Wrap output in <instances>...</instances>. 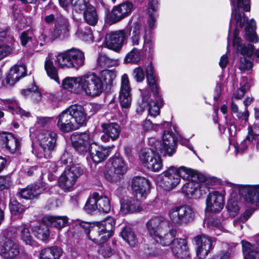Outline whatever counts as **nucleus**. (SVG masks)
<instances>
[{"instance_id": "1", "label": "nucleus", "mask_w": 259, "mask_h": 259, "mask_svg": "<svg viewBox=\"0 0 259 259\" xmlns=\"http://www.w3.org/2000/svg\"><path fill=\"white\" fill-rule=\"evenodd\" d=\"M151 148L142 150L140 154V161L149 169L157 172L162 167V161L160 152L163 156H172L176 152L177 142L172 132L165 131L162 142L151 138L149 140Z\"/></svg>"}, {"instance_id": "2", "label": "nucleus", "mask_w": 259, "mask_h": 259, "mask_svg": "<svg viewBox=\"0 0 259 259\" xmlns=\"http://www.w3.org/2000/svg\"><path fill=\"white\" fill-rule=\"evenodd\" d=\"M64 89L77 94L95 98L100 96L104 89L99 76L89 73L77 77H66L62 81Z\"/></svg>"}, {"instance_id": "3", "label": "nucleus", "mask_w": 259, "mask_h": 259, "mask_svg": "<svg viewBox=\"0 0 259 259\" xmlns=\"http://www.w3.org/2000/svg\"><path fill=\"white\" fill-rule=\"evenodd\" d=\"M146 80L155 101L150 99L151 94L147 90L141 91L142 101L137 109L139 113H142L146 107H148L149 115L155 117L160 114V108L162 106L163 100L159 94V88L158 85V77L154 72L153 67L151 63L148 65L146 69Z\"/></svg>"}, {"instance_id": "4", "label": "nucleus", "mask_w": 259, "mask_h": 259, "mask_svg": "<svg viewBox=\"0 0 259 259\" xmlns=\"http://www.w3.org/2000/svg\"><path fill=\"white\" fill-rule=\"evenodd\" d=\"M21 45L30 48L37 49L39 47H42L55 39L60 38L55 29L42 28L39 30L37 35H35L33 30L23 31L20 36Z\"/></svg>"}, {"instance_id": "5", "label": "nucleus", "mask_w": 259, "mask_h": 259, "mask_svg": "<svg viewBox=\"0 0 259 259\" xmlns=\"http://www.w3.org/2000/svg\"><path fill=\"white\" fill-rule=\"evenodd\" d=\"M162 175L163 184L166 189H171L177 186L180 182V178L189 181H202L203 180V178H201L202 175L197 171L185 166L177 168L171 166L163 171Z\"/></svg>"}, {"instance_id": "6", "label": "nucleus", "mask_w": 259, "mask_h": 259, "mask_svg": "<svg viewBox=\"0 0 259 259\" xmlns=\"http://www.w3.org/2000/svg\"><path fill=\"white\" fill-rule=\"evenodd\" d=\"M55 62L62 69L74 68L78 69L84 64V53L81 50L72 48L55 55Z\"/></svg>"}, {"instance_id": "7", "label": "nucleus", "mask_w": 259, "mask_h": 259, "mask_svg": "<svg viewBox=\"0 0 259 259\" xmlns=\"http://www.w3.org/2000/svg\"><path fill=\"white\" fill-rule=\"evenodd\" d=\"M92 228L88 237L95 243L102 244L107 241L113 235L115 222L112 217H107L104 220L97 222Z\"/></svg>"}, {"instance_id": "8", "label": "nucleus", "mask_w": 259, "mask_h": 259, "mask_svg": "<svg viewBox=\"0 0 259 259\" xmlns=\"http://www.w3.org/2000/svg\"><path fill=\"white\" fill-rule=\"evenodd\" d=\"M83 173V169L78 164L67 166L58 179V186L64 192L72 191L78 178Z\"/></svg>"}, {"instance_id": "9", "label": "nucleus", "mask_w": 259, "mask_h": 259, "mask_svg": "<svg viewBox=\"0 0 259 259\" xmlns=\"http://www.w3.org/2000/svg\"><path fill=\"white\" fill-rule=\"evenodd\" d=\"M56 140L55 132L47 131L41 134L39 137V145L36 148H33V153L38 158H50L56 146Z\"/></svg>"}, {"instance_id": "10", "label": "nucleus", "mask_w": 259, "mask_h": 259, "mask_svg": "<svg viewBox=\"0 0 259 259\" xmlns=\"http://www.w3.org/2000/svg\"><path fill=\"white\" fill-rule=\"evenodd\" d=\"M168 217L172 224L181 226L193 222L195 212L189 205H181L171 208L168 211Z\"/></svg>"}, {"instance_id": "11", "label": "nucleus", "mask_w": 259, "mask_h": 259, "mask_svg": "<svg viewBox=\"0 0 259 259\" xmlns=\"http://www.w3.org/2000/svg\"><path fill=\"white\" fill-rule=\"evenodd\" d=\"M239 30L235 29L233 37V47L236 49L238 53H240L243 57L240 59L239 69L242 71H245L251 69L253 66L252 62L247 60L244 56L251 57L254 50V46L251 44L245 45L243 44L241 38L238 37Z\"/></svg>"}, {"instance_id": "12", "label": "nucleus", "mask_w": 259, "mask_h": 259, "mask_svg": "<svg viewBox=\"0 0 259 259\" xmlns=\"http://www.w3.org/2000/svg\"><path fill=\"white\" fill-rule=\"evenodd\" d=\"M232 5L231 19L230 22L231 26L232 19L234 18L236 24L240 27H243L245 21L244 14L240 12V9L246 12H249L250 10V0H230Z\"/></svg>"}, {"instance_id": "13", "label": "nucleus", "mask_w": 259, "mask_h": 259, "mask_svg": "<svg viewBox=\"0 0 259 259\" xmlns=\"http://www.w3.org/2000/svg\"><path fill=\"white\" fill-rule=\"evenodd\" d=\"M133 9V3L128 1L114 6L109 16L110 22L115 24L121 21L131 14Z\"/></svg>"}, {"instance_id": "14", "label": "nucleus", "mask_w": 259, "mask_h": 259, "mask_svg": "<svg viewBox=\"0 0 259 259\" xmlns=\"http://www.w3.org/2000/svg\"><path fill=\"white\" fill-rule=\"evenodd\" d=\"M71 140L73 148L81 155L90 152L94 144L91 143L90 136L87 133H75L72 136Z\"/></svg>"}, {"instance_id": "15", "label": "nucleus", "mask_w": 259, "mask_h": 259, "mask_svg": "<svg viewBox=\"0 0 259 259\" xmlns=\"http://www.w3.org/2000/svg\"><path fill=\"white\" fill-rule=\"evenodd\" d=\"M20 253L18 244L13 240L3 236L0 237V254L6 259H13Z\"/></svg>"}, {"instance_id": "16", "label": "nucleus", "mask_w": 259, "mask_h": 259, "mask_svg": "<svg viewBox=\"0 0 259 259\" xmlns=\"http://www.w3.org/2000/svg\"><path fill=\"white\" fill-rule=\"evenodd\" d=\"M197 246V255L201 259L205 258L209 252L213 249L215 238L205 235H197L194 238Z\"/></svg>"}, {"instance_id": "17", "label": "nucleus", "mask_w": 259, "mask_h": 259, "mask_svg": "<svg viewBox=\"0 0 259 259\" xmlns=\"http://www.w3.org/2000/svg\"><path fill=\"white\" fill-rule=\"evenodd\" d=\"M127 38V33L124 30L112 31L105 37V45L109 49L118 51L121 48Z\"/></svg>"}, {"instance_id": "18", "label": "nucleus", "mask_w": 259, "mask_h": 259, "mask_svg": "<svg viewBox=\"0 0 259 259\" xmlns=\"http://www.w3.org/2000/svg\"><path fill=\"white\" fill-rule=\"evenodd\" d=\"M130 81L127 74H124L121 77V87L119 92V102L122 111L126 112V110L131 107L132 97L131 94Z\"/></svg>"}, {"instance_id": "19", "label": "nucleus", "mask_w": 259, "mask_h": 259, "mask_svg": "<svg viewBox=\"0 0 259 259\" xmlns=\"http://www.w3.org/2000/svg\"><path fill=\"white\" fill-rule=\"evenodd\" d=\"M0 145L12 154H19L21 148L20 139L11 133L0 134Z\"/></svg>"}, {"instance_id": "20", "label": "nucleus", "mask_w": 259, "mask_h": 259, "mask_svg": "<svg viewBox=\"0 0 259 259\" xmlns=\"http://www.w3.org/2000/svg\"><path fill=\"white\" fill-rule=\"evenodd\" d=\"M224 195L219 191H213L207 196L206 209L210 212H218L224 208Z\"/></svg>"}, {"instance_id": "21", "label": "nucleus", "mask_w": 259, "mask_h": 259, "mask_svg": "<svg viewBox=\"0 0 259 259\" xmlns=\"http://www.w3.org/2000/svg\"><path fill=\"white\" fill-rule=\"evenodd\" d=\"M26 68L25 65H15L9 70L6 77L3 80L2 84L6 88L13 85L19 79L25 76Z\"/></svg>"}, {"instance_id": "22", "label": "nucleus", "mask_w": 259, "mask_h": 259, "mask_svg": "<svg viewBox=\"0 0 259 259\" xmlns=\"http://www.w3.org/2000/svg\"><path fill=\"white\" fill-rule=\"evenodd\" d=\"M132 188L137 196L145 198L150 192V182L144 177H135L132 181Z\"/></svg>"}, {"instance_id": "23", "label": "nucleus", "mask_w": 259, "mask_h": 259, "mask_svg": "<svg viewBox=\"0 0 259 259\" xmlns=\"http://www.w3.org/2000/svg\"><path fill=\"white\" fill-rule=\"evenodd\" d=\"M57 127L62 132L68 133L78 128V126L75 123L67 109L63 111L57 116Z\"/></svg>"}, {"instance_id": "24", "label": "nucleus", "mask_w": 259, "mask_h": 259, "mask_svg": "<svg viewBox=\"0 0 259 259\" xmlns=\"http://www.w3.org/2000/svg\"><path fill=\"white\" fill-rule=\"evenodd\" d=\"M120 212L124 214L135 213L142 210L141 202L138 198L124 196L120 199Z\"/></svg>"}, {"instance_id": "25", "label": "nucleus", "mask_w": 259, "mask_h": 259, "mask_svg": "<svg viewBox=\"0 0 259 259\" xmlns=\"http://www.w3.org/2000/svg\"><path fill=\"white\" fill-rule=\"evenodd\" d=\"M239 193L246 202L259 206V185L242 186Z\"/></svg>"}, {"instance_id": "26", "label": "nucleus", "mask_w": 259, "mask_h": 259, "mask_svg": "<svg viewBox=\"0 0 259 259\" xmlns=\"http://www.w3.org/2000/svg\"><path fill=\"white\" fill-rule=\"evenodd\" d=\"M102 127L104 134L102 135L101 139L103 142H108L110 139L115 141L119 138L121 128L117 123H102Z\"/></svg>"}, {"instance_id": "27", "label": "nucleus", "mask_w": 259, "mask_h": 259, "mask_svg": "<svg viewBox=\"0 0 259 259\" xmlns=\"http://www.w3.org/2000/svg\"><path fill=\"white\" fill-rule=\"evenodd\" d=\"M186 239L177 238L172 244L171 251L178 259H188L190 253Z\"/></svg>"}, {"instance_id": "28", "label": "nucleus", "mask_w": 259, "mask_h": 259, "mask_svg": "<svg viewBox=\"0 0 259 259\" xmlns=\"http://www.w3.org/2000/svg\"><path fill=\"white\" fill-rule=\"evenodd\" d=\"M111 152V148L110 147H104L94 144L91 147L89 154L95 163H100L106 159Z\"/></svg>"}, {"instance_id": "29", "label": "nucleus", "mask_w": 259, "mask_h": 259, "mask_svg": "<svg viewBox=\"0 0 259 259\" xmlns=\"http://www.w3.org/2000/svg\"><path fill=\"white\" fill-rule=\"evenodd\" d=\"M167 225V221L162 216L152 218L146 224L147 229L150 236L153 238L159 234V231Z\"/></svg>"}, {"instance_id": "30", "label": "nucleus", "mask_w": 259, "mask_h": 259, "mask_svg": "<svg viewBox=\"0 0 259 259\" xmlns=\"http://www.w3.org/2000/svg\"><path fill=\"white\" fill-rule=\"evenodd\" d=\"M0 103L4 106V109L8 110L20 115L21 117H28L30 116V113L21 109L18 102L14 99H1Z\"/></svg>"}, {"instance_id": "31", "label": "nucleus", "mask_w": 259, "mask_h": 259, "mask_svg": "<svg viewBox=\"0 0 259 259\" xmlns=\"http://www.w3.org/2000/svg\"><path fill=\"white\" fill-rule=\"evenodd\" d=\"M67 110L71 115V117L78 127L84 124L87 115L84 112L83 107L81 105H73L67 108Z\"/></svg>"}, {"instance_id": "32", "label": "nucleus", "mask_w": 259, "mask_h": 259, "mask_svg": "<svg viewBox=\"0 0 259 259\" xmlns=\"http://www.w3.org/2000/svg\"><path fill=\"white\" fill-rule=\"evenodd\" d=\"M69 22L68 20L62 15L56 18L54 29L62 39L67 38L69 35Z\"/></svg>"}, {"instance_id": "33", "label": "nucleus", "mask_w": 259, "mask_h": 259, "mask_svg": "<svg viewBox=\"0 0 259 259\" xmlns=\"http://www.w3.org/2000/svg\"><path fill=\"white\" fill-rule=\"evenodd\" d=\"M43 191L44 189L40 185H31L21 189L18 192V195L21 198L32 199L37 197Z\"/></svg>"}, {"instance_id": "34", "label": "nucleus", "mask_w": 259, "mask_h": 259, "mask_svg": "<svg viewBox=\"0 0 259 259\" xmlns=\"http://www.w3.org/2000/svg\"><path fill=\"white\" fill-rule=\"evenodd\" d=\"M176 234V229H171L169 230L168 232L165 233L163 236H161L159 234L152 238L156 243L166 246L173 244L174 241L176 239H175Z\"/></svg>"}, {"instance_id": "35", "label": "nucleus", "mask_w": 259, "mask_h": 259, "mask_svg": "<svg viewBox=\"0 0 259 259\" xmlns=\"http://www.w3.org/2000/svg\"><path fill=\"white\" fill-rule=\"evenodd\" d=\"M113 172L117 177L123 175L127 170V167L123 159L118 156L113 157L109 160Z\"/></svg>"}, {"instance_id": "36", "label": "nucleus", "mask_w": 259, "mask_h": 259, "mask_svg": "<svg viewBox=\"0 0 259 259\" xmlns=\"http://www.w3.org/2000/svg\"><path fill=\"white\" fill-rule=\"evenodd\" d=\"M244 259H259V250L249 242L242 241Z\"/></svg>"}, {"instance_id": "37", "label": "nucleus", "mask_w": 259, "mask_h": 259, "mask_svg": "<svg viewBox=\"0 0 259 259\" xmlns=\"http://www.w3.org/2000/svg\"><path fill=\"white\" fill-rule=\"evenodd\" d=\"M63 253L62 249L54 246L42 249L40 252V259H59Z\"/></svg>"}, {"instance_id": "38", "label": "nucleus", "mask_w": 259, "mask_h": 259, "mask_svg": "<svg viewBox=\"0 0 259 259\" xmlns=\"http://www.w3.org/2000/svg\"><path fill=\"white\" fill-rule=\"evenodd\" d=\"M143 32L140 24L138 22L134 23L129 33L130 40L133 46L139 45Z\"/></svg>"}, {"instance_id": "39", "label": "nucleus", "mask_w": 259, "mask_h": 259, "mask_svg": "<svg viewBox=\"0 0 259 259\" xmlns=\"http://www.w3.org/2000/svg\"><path fill=\"white\" fill-rule=\"evenodd\" d=\"M116 77L115 72L112 70H103L100 73L99 78L103 84V87H106V89H110L113 84V81Z\"/></svg>"}, {"instance_id": "40", "label": "nucleus", "mask_w": 259, "mask_h": 259, "mask_svg": "<svg viewBox=\"0 0 259 259\" xmlns=\"http://www.w3.org/2000/svg\"><path fill=\"white\" fill-rule=\"evenodd\" d=\"M45 68L48 76L59 83L60 81L58 71L56 67L54 65L52 55H49V56L46 58L45 62Z\"/></svg>"}, {"instance_id": "41", "label": "nucleus", "mask_w": 259, "mask_h": 259, "mask_svg": "<svg viewBox=\"0 0 259 259\" xmlns=\"http://www.w3.org/2000/svg\"><path fill=\"white\" fill-rule=\"evenodd\" d=\"M158 6V0H151L148 4V25L150 29H153L156 21V11Z\"/></svg>"}, {"instance_id": "42", "label": "nucleus", "mask_w": 259, "mask_h": 259, "mask_svg": "<svg viewBox=\"0 0 259 259\" xmlns=\"http://www.w3.org/2000/svg\"><path fill=\"white\" fill-rule=\"evenodd\" d=\"M255 30L256 23L252 19L246 23L245 35V39L250 42H257L258 41V39L256 35Z\"/></svg>"}, {"instance_id": "43", "label": "nucleus", "mask_w": 259, "mask_h": 259, "mask_svg": "<svg viewBox=\"0 0 259 259\" xmlns=\"http://www.w3.org/2000/svg\"><path fill=\"white\" fill-rule=\"evenodd\" d=\"M35 236L40 240L45 241L50 236V230L47 226L45 224H40L32 228Z\"/></svg>"}, {"instance_id": "44", "label": "nucleus", "mask_w": 259, "mask_h": 259, "mask_svg": "<svg viewBox=\"0 0 259 259\" xmlns=\"http://www.w3.org/2000/svg\"><path fill=\"white\" fill-rule=\"evenodd\" d=\"M83 17L85 22L92 26H95L98 21L96 10L92 5L89 6L88 9L83 12Z\"/></svg>"}, {"instance_id": "45", "label": "nucleus", "mask_w": 259, "mask_h": 259, "mask_svg": "<svg viewBox=\"0 0 259 259\" xmlns=\"http://www.w3.org/2000/svg\"><path fill=\"white\" fill-rule=\"evenodd\" d=\"M47 220L49 224L54 228L60 229L65 227L68 223L66 216H48Z\"/></svg>"}, {"instance_id": "46", "label": "nucleus", "mask_w": 259, "mask_h": 259, "mask_svg": "<svg viewBox=\"0 0 259 259\" xmlns=\"http://www.w3.org/2000/svg\"><path fill=\"white\" fill-rule=\"evenodd\" d=\"M21 93L24 96L30 98L34 102H38L41 98V94L36 85L22 91Z\"/></svg>"}, {"instance_id": "47", "label": "nucleus", "mask_w": 259, "mask_h": 259, "mask_svg": "<svg viewBox=\"0 0 259 259\" xmlns=\"http://www.w3.org/2000/svg\"><path fill=\"white\" fill-rule=\"evenodd\" d=\"M121 236L131 246L134 247L137 244L136 237L130 227L124 228L121 232Z\"/></svg>"}, {"instance_id": "48", "label": "nucleus", "mask_w": 259, "mask_h": 259, "mask_svg": "<svg viewBox=\"0 0 259 259\" xmlns=\"http://www.w3.org/2000/svg\"><path fill=\"white\" fill-rule=\"evenodd\" d=\"M201 178H203V180L198 182V186L197 188L195 189L194 192H193V198H199L209 191V187L207 185V180L202 175Z\"/></svg>"}, {"instance_id": "49", "label": "nucleus", "mask_w": 259, "mask_h": 259, "mask_svg": "<svg viewBox=\"0 0 259 259\" xmlns=\"http://www.w3.org/2000/svg\"><path fill=\"white\" fill-rule=\"evenodd\" d=\"M20 230V236L21 240L26 244L33 246L35 244V241L31 236L29 229L25 225H22L19 227Z\"/></svg>"}, {"instance_id": "50", "label": "nucleus", "mask_w": 259, "mask_h": 259, "mask_svg": "<svg viewBox=\"0 0 259 259\" xmlns=\"http://www.w3.org/2000/svg\"><path fill=\"white\" fill-rule=\"evenodd\" d=\"M76 34L82 40L88 41H93L94 36L90 27L87 26L84 28H79L76 31Z\"/></svg>"}, {"instance_id": "51", "label": "nucleus", "mask_w": 259, "mask_h": 259, "mask_svg": "<svg viewBox=\"0 0 259 259\" xmlns=\"http://www.w3.org/2000/svg\"><path fill=\"white\" fill-rule=\"evenodd\" d=\"M98 210L100 212L109 213L111 209V205L108 198L105 196H102L99 194L98 198Z\"/></svg>"}, {"instance_id": "52", "label": "nucleus", "mask_w": 259, "mask_h": 259, "mask_svg": "<svg viewBox=\"0 0 259 259\" xmlns=\"http://www.w3.org/2000/svg\"><path fill=\"white\" fill-rule=\"evenodd\" d=\"M98 65L101 67H110L118 64V61L108 58L106 55H100L97 59Z\"/></svg>"}, {"instance_id": "53", "label": "nucleus", "mask_w": 259, "mask_h": 259, "mask_svg": "<svg viewBox=\"0 0 259 259\" xmlns=\"http://www.w3.org/2000/svg\"><path fill=\"white\" fill-rule=\"evenodd\" d=\"M11 213L14 215H19L25 210V207L15 198H11L9 203Z\"/></svg>"}, {"instance_id": "54", "label": "nucleus", "mask_w": 259, "mask_h": 259, "mask_svg": "<svg viewBox=\"0 0 259 259\" xmlns=\"http://www.w3.org/2000/svg\"><path fill=\"white\" fill-rule=\"evenodd\" d=\"M99 193H94L86 202L84 208L89 212H92L98 209V198Z\"/></svg>"}, {"instance_id": "55", "label": "nucleus", "mask_w": 259, "mask_h": 259, "mask_svg": "<svg viewBox=\"0 0 259 259\" xmlns=\"http://www.w3.org/2000/svg\"><path fill=\"white\" fill-rule=\"evenodd\" d=\"M196 181H190L184 185L182 187V192L188 197L193 198L195 189L198 187V182Z\"/></svg>"}, {"instance_id": "56", "label": "nucleus", "mask_w": 259, "mask_h": 259, "mask_svg": "<svg viewBox=\"0 0 259 259\" xmlns=\"http://www.w3.org/2000/svg\"><path fill=\"white\" fill-rule=\"evenodd\" d=\"M71 4L73 10L77 12H84L89 6H91L89 0H72Z\"/></svg>"}, {"instance_id": "57", "label": "nucleus", "mask_w": 259, "mask_h": 259, "mask_svg": "<svg viewBox=\"0 0 259 259\" xmlns=\"http://www.w3.org/2000/svg\"><path fill=\"white\" fill-rule=\"evenodd\" d=\"M166 124V126L170 127V125L169 122L164 121L163 124H153L149 119H145L142 123V126L144 132H148L151 130H157L161 126H164Z\"/></svg>"}, {"instance_id": "58", "label": "nucleus", "mask_w": 259, "mask_h": 259, "mask_svg": "<svg viewBox=\"0 0 259 259\" xmlns=\"http://www.w3.org/2000/svg\"><path fill=\"white\" fill-rule=\"evenodd\" d=\"M140 59L139 50L134 48L125 57L124 61L126 63H136Z\"/></svg>"}, {"instance_id": "59", "label": "nucleus", "mask_w": 259, "mask_h": 259, "mask_svg": "<svg viewBox=\"0 0 259 259\" xmlns=\"http://www.w3.org/2000/svg\"><path fill=\"white\" fill-rule=\"evenodd\" d=\"M144 35H143L144 44L143 48L145 51H147L151 52L153 50V44L151 38V36L150 32H147L146 29L144 30Z\"/></svg>"}, {"instance_id": "60", "label": "nucleus", "mask_w": 259, "mask_h": 259, "mask_svg": "<svg viewBox=\"0 0 259 259\" xmlns=\"http://www.w3.org/2000/svg\"><path fill=\"white\" fill-rule=\"evenodd\" d=\"M259 136V125H253L252 126H248V135L246 139L249 141H252L255 140L256 137Z\"/></svg>"}, {"instance_id": "61", "label": "nucleus", "mask_w": 259, "mask_h": 259, "mask_svg": "<svg viewBox=\"0 0 259 259\" xmlns=\"http://www.w3.org/2000/svg\"><path fill=\"white\" fill-rule=\"evenodd\" d=\"M99 252L104 257H109L111 256L113 253V250L111 247L107 244H103L100 246Z\"/></svg>"}, {"instance_id": "62", "label": "nucleus", "mask_w": 259, "mask_h": 259, "mask_svg": "<svg viewBox=\"0 0 259 259\" xmlns=\"http://www.w3.org/2000/svg\"><path fill=\"white\" fill-rule=\"evenodd\" d=\"M248 89V85L246 84H244L241 86L239 89H238L235 93L233 94L232 97V99H242L246 92L247 90Z\"/></svg>"}, {"instance_id": "63", "label": "nucleus", "mask_w": 259, "mask_h": 259, "mask_svg": "<svg viewBox=\"0 0 259 259\" xmlns=\"http://www.w3.org/2000/svg\"><path fill=\"white\" fill-rule=\"evenodd\" d=\"M133 75L137 82H142L145 78L144 70L140 67H138L134 70Z\"/></svg>"}, {"instance_id": "64", "label": "nucleus", "mask_w": 259, "mask_h": 259, "mask_svg": "<svg viewBox=\"0 0 259 259\" xmlns=\"http://www.w3.org/2000/svg\"><path fill=\"white\" fill-rule=\"evenodd\" d=\"M12 51L11 47L6 45H0V61L8 56Z\"/></svg>"}]
</instances>
